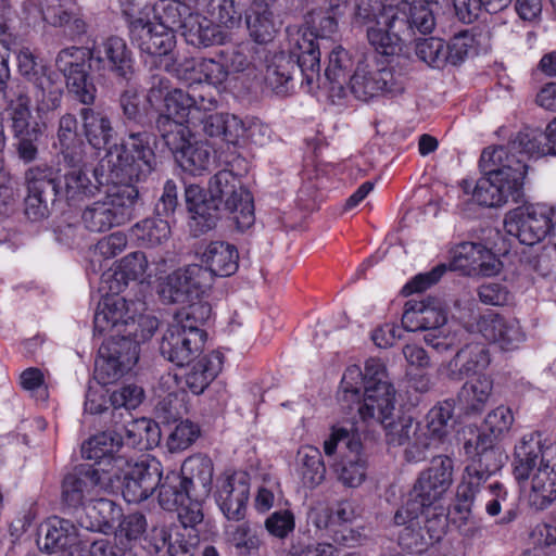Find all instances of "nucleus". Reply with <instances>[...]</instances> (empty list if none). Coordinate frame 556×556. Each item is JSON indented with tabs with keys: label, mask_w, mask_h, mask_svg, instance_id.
I'll return each mask as SVG.
<instances>
[{
	"label": "nucleus",
	"mask_w": 556,
	"mask_h": 556,
	"mask_svg": "<svg viewBox=\"0 0 556 556\" xmlns=\"http://www.w3.org/2000/svg\"><path fill=\"white\" fill-rule=\"evenodd\" d=\"M394 388L387 380V369L379 358L365 363V372L358 365L349 366L342 377L339 400L352 408L356 405L359 420H355L364 431L363 424L384 425L394 410ZM354 421V419H349Z\"/></svg>",
	"instance_id": "7"
},
{
	"label": "nucleus",
	"mask_w": 556,
	"mask_h": 556,
	"mask_svg": "<svg viewBox=\"0 0 556 556\" xmlns=\"http://www.w3.org/2000/svg\"><path fill=\"white\" fill-rule=\"evenodd\" d=\"M38 545L49 553L65 549L72 552L74 547H84L77 542L75 525L71 520L58 516L48 518L47 521L41 525Z\"/></svg>",
	"instance_id": "40"
},
{
	"label": "nucleus",
	"mask_w": 556,
	"mask_h": 556,
	"mask_svg": "<svg viewBox=\"0 0 556 556\" xmlns=\"http://www.w3.org/2000/svg\"><path fill=\"white\" fill-rule=\"evenodd\" d=\"M205 323L185 318L176 311V368L186 369L181 382L194 395L202 394L223 368L220 353L201 356L206 341L202 329Z\"/></svg>",
	"instance_id": "12"
},
{
	"label": "nucleus",
	"mask_w": 556,
	"mask_h": 556,
	"mask_svg": "<svg viewBox=\"0 0 556 556\" xmlns=\"http://www.w3.org/2000/svg\"><path fill=\"white\" fill-rule=\"evenodd\" d=\"M464 447L466 454L472 458V464L464 471L456 489V498L458 509L469 513L482 483L491 472L501 467L502 453L493 446L492 440L484 435H478L475 443L467 441Z\"/></svg>",
	"instance_id": "19"
},
{
	"label": "nucleus",
	"mask_w": 556,
	"mask_h": 556,
	"mask_svg": "<svg viewBox=\"0 0 556 556\" xmlns=\"http://www.w3.org/2000/svg\"><path fill=\"white\" fill-rule=\"evenodd\" d=\"M416 55L426 64L441 68L447 64L445 42L440 38H427L417 42Z\"/></svg>",
	"instance_id": "57"
},
{
	"label": "nucleus",
	"mask_w": 556,
	"mask_h": 556,
	"mask_svg": "<svg viewBox=\"0 0 556 556\" xmlns=\"http://www.w3.org/2000/svg\"><path fill=\"white\" fill-rule=\"evenodd\" d=\"M386 429V439L389 445L401 446L406 445L405 452L419 437V424L414 422L410 417H402L395 422L382 425Z\"/></svg>",
	"instance_id": "53"
},
{
	"label": "nucleus",
	"mask_w": 556,
	"mask_h": 556,
	"mask_svg": "<svg viewBox=\"0 0 556 556\" xmlns=\"http://www.w3.org/2000/svg\"><path fill=\"white\" fill-rule=\"evenodd\" d=\"M112 186L104 191V200L96 201L83 211L81 222L89 231H108L131 218L132 207L139 198L135 182H118Z\"/></svg>",
	"instance_id": "18"
},
{
	"label": "nucleus",
	"mask_w": 556,
	"mask_h": 556,
	"mask_svg": "<svg viewBox=\"0 0 556 556\" xmlns=\"http://www.w3.org/2000/svg\"><path fill=\"white\" fill-rule=\"evenodd\" d=\"M86 61L83 48L70 47L58 53L55 65L64 76L68 94L83 105H93L98 90Z\"/></svg>",
	"instance_id": "26"
},
{
	"label": "nucleus",
	"mask_w": 556,
	"mask_h": 556,
	"mask_svg": "<svg viewBox=\"0 0 556 556\" xmlns=\"http://www.w3.org/2000/svg\"><path fill=\"white\" fill-rule=\"evenodd\" d=\"M152 79V86L146 97L147 105L142 104L139 88L132 80L125 83V89L118 98V105L127 126L142 128L137 132L149 134L150 142L155 140V135L148 128L153 127L167 149V153L172 156L174 155L170 142L174 132V85L170 78L161 74L153 75ZM134 132L130 130L129 135ZM128 137L129 142L123 144L131 148V139L130 136Z\"/></svg>",
	"instance_id": "6"
},
{
	"label": "nucleus",
	"mask_w": 556,
	"mask_h": 556,
	"mask_svg": "<svg viewBox=\"0 0 556 556\" xmlns=\"http://www.w3.org/2000/svg\"><path fill=\"white\" fill-rule=\"evenodd\" d=\"M490 364V355L484 344L470 343L460 349L453 358L438 368L440 377L460 381L470 375H481Z\"/></svg>",
	"instance_id": "33"
},
{
	"label": "nucleus",
	"mask_w": 556,
	"mask_h": 556,
	"mask_svg": "<svg viewBox=\"0 0 556 556\" xmlns=\"http://www.w3.org/2000/svg\"><path fill=\"white\" fill-rule=\"evenodd\" d=\"M454 462L446 455L431 459L428 468L422 470L408 494V498L394 515V523L406 522L404 514L416 518L418 514L434 517L445 526L446 496L453 484Z\"/></svg>",
	"instance_id": "14"
},
{
	"label": "nucleus",
	"mask_w": 556,
	"mask_h": 556,
	"mask_svg": "<svg viewBox=\"0 0 556 556\" xmlns=\"http://www.w3.org/2000/svg\"><path fill=\"white\" fill-rule=\"evenodd\" d=\"M514 421L515 417L510 407L498 405L488 413L484 426L494 439H500L510 431Z\"/></svg>",
	"instance_id": "58"
},
{
	"label": "nucleus",
	"mask_w": 556,
	"mask_h": 556,
	"mask_svg": "<svg viewBox=\"0 0 556 556\" xmlns=\"http://www.w3.org/2000/svg\"><path fill=\"white\" fill-rule=\"evenodd\" d=\"M484 177L477 181L472 199L488 207L502 206L509 201L519 202L523 195V179L528 165L507 147H489L480 156Z\"/></svg>",
	"instance_id": "10"
},
{
	"label": "nucleus",
	"mask_w": 556,
	"mask_h": 556,
	"mask_svg": "<svg viewBox=\"0 0 556 556\" xmlns=\"http://www.w3.org/2000/svg\"><path fill=\"white\" fill-rule=\"evenodd\" d=\"M153 24L149 18L137 17L129 22L130 39L140 51L154 55L156 70L172 73L174 70V9L172 0H160L153 7Z\"/></svg>",
	"instance_id": "15"
},
{
	"label": "nucleus",
	"mask_w": 556,
	"mask_h": 556,
	"mask_svg": "<svg viewBox=\"0 0 556 556\" xmlns=\"http://www.w3.org/2000/svg\"><path fill=\"white\" fill-rule=\"evenodd\" d=\"M156 216L147 218L137 223L132 229V235L143 245L156 247L169 240L172 236L170 220L174 216V185L167 181L164 193L155 205Z\"/></svg>",
	"instance_id": "28"
},
{
	"label": "nucleus",
	"mask_w": 556,
	"mask_h": 556,
	"mask_svg": "<svg viewBox=\"0 0 556 556\" xmlns=\"http://www.w3.org/2000/svg\"><path fill=\"white\" fill-rule=\"evenodd\" d=\"M87 517L90 519L89 523L80 522L87 529L105 532L113 528L116 517L119 516V509L115 506L114 502L108 498L97 500L84 509Z\"/></svg>",
	"instance_id": "51"
},
{
	"label": "nucleus",
	"mask_w": 556,
	"mask_h": 556,
	"mask_svg": "<svg viewBox=\"0 0 556 556\" xmlns=\"http://www.w3.org/2000/svg\"><path fill=\"white\" fill-rule=\"evenodd\" d=\"M117 431L123 434V445L140 451L151 450L161 441L159 425L148 418L126 421Z\"/></svg>",
	"instance_id": "43"
},
{
	"label": "nucleus",
	"mask_w": 556,
	"mask_h": 556,
	"mask_svg": "<svg viewBox=\"0 0 556 556\" xmlns=\"http://www.w3.org/2000/svg\"><path fill=\"white\" fill-rule=\"evenodd\" d=\"M204 83L217 89L225 90L229 81V70L220 60L219 53L216 58L203 59Z\"/></svg>",
	"instance_id": "64"
},
{
	"label": "nucleus",
	"mask_w": 556,
	"mask_h": 556,
	"mask_svg": "<svg viewBox=\"0 0 556 556\" xmlns=\"http://www.w3.org/2000/svg\"><path fill=\"white\" fill-rule=\"evenodd\" d=\"M17 68L23 79L33 85L49 71L42 60H39L29 49H23L17 55Z\"/></svg>",
	"instance_id": "59"
},
{
	"label": "nucleus",
	"mask_w": 556,
	"mask_h": 556,
	"mask_svg": "<svg viewBox=\"0 0 556 556\" xmlns=\"http://www.w3.org/2000/svg\"><path fill=\"white\" fill-rule=\"evenodd\" d=\"M228 541L241 555H251L261 546V539L248 522L231 525L226 528Z\"/></svg>",
	"instance_id": "55"
},
{
	"label": "nucleus",
	"mask_w": 556,
	"mask_h": 556,
	"mask_svg": "<svg viewBox=\"0 0 556 556\" xmlns=\"http://www.w3.org/2000/svg\"><path fill=\"white\" fill-rule=\"evenodd\" d=\"M282 496L281 485L277 477L264 475L256 488L253 507L260 514L269 511L278 498Z\"/></svg>",
	"instance_id": "56"
},
{
	"label": "nucleus",
	"mask_w": 556,
	"mask_h": 556,
	"mask_svg": "<svg viewBox=\"0 0 556 556\" xmlns=\"http://www.w3.org/2000/svg\"><path fill=\"white\" fill-rule=\"evenodd\" d=\"M361 427L355 421L340 420L331 427L330 434L324 440L326 456H333L339 444H344L349 453L332 465L337 480L345 488L357 489L367 478L368 460L363 453Z\"/></svg>",
	"instance_id": "17"
},
{
	"label": "nucleus",
	"mask_w": 556,
	"mask_h": 556,
	"mask_svg": "<svg viewBox=\"0 0 556 556\" xmlns=\"http://www.w3.org/2000/svg\"><path fill=\"white\" fill-rule=\"evenodd\" d=\"M142 397V388L135 384H128L112 392L109 396V403L113 407V417H115L116 410L122 407L126 409L127 416L131 417L129 410L136 408L141 403Z\"/></svg>",
	"instance_id": "60"
},
{
	"label": "nucleus",
	"mask_w": 556,
	"mask_h": 556,
	"mask_svg": "<svg viewBox=\"0 0 556 556\" xmlns=\"http://www.w3.org/2000/svg\"><path fill=\"white\" fill-rule=\"evenodd\" d=\"M493 390V380L488 375H478L468 380L458 393V404L465 414H479L488 404Z\"/></svg>",
	"instance_id": "45"
},
{
	"label": "nucleus",
	"mask_w": 556,
	"mask_h": 556,
	"mask_svg": "<svg viewBox=\"0 0 556 556\" xmlns=\"http://www.w3.org/2000/svg\"><path fill=\"white\" fill-rule=\"evenodd\" d=\"M250 497V477L244 471L225 475L217 480L215 500L228 520L245 517Z\"/></svg>",
	"instance_id": "29"
},
{
	"label": "nucleus",
	"mask_w": 556,
	"mask_h": 556,
	"mask_svg": "<svg viewBox=\"0 0 556 556\" xmlns=\"http://www.w3.org/2000/svg\"><path fill=\"white\" fill-rule=\"evenodd\" d=\"M203 59L204 58L187 59L176 67V78L184 81L189 88L187 91L178 88H176V90L194 96L198 104H200L201 97H203L202 94H195V86H200L204 83Z\"/></svg>",
	"instance_id": "54"
},
{
	"label": "nucleus",
	"mask_w": 556,
	"mask_h": 556,
	"mask_svg": "<svg viewBox=\"0 0 556 556\" xmlns=\"http://www.w3.org/2000/svg\"><path fill=\"white\" fill-rule=\"evenodd\" d=\"M148 268V260L143 252L135 251L123 257L118 270L113 274L114 280L109 291L118 294L129 280H138L143 277Z\"/></svg>",
	"instance_id": "49"
},
{
	"label": "nucleus",
	"mask_w": 556,
	"mask_h": 556,
	"mask_svg": "<svg viewBox=\"0 0 556 556\" xmlns=\"http://www.w3.org/2000/svg\"><path fill=\"white\" fill-rule=\"evenodd\" d=\"M276 1L265 0L263 3L251 1L245 13L249 36L257 45L271 42L281 29L282 21L273 10Z\"/></svg>",
	"instance_id": "37"
},
{
	"label": "nucleus",
	"mask_w": 556,
	"mask_h": 556,
	"mask_svg": "<svg viewBox=\"0 0 556 556\" xmlns=\"http://www.w3.org/2000/svg\"><path fill=\"white\" fill-rule=\"evenodd\" d=\"M174 384V376L170 374L161 377L155 393L160 399L156 404V414L159 418H162L163 422L170 424L174 420L173 417V400L174 392L172 391Z\"/></svg>",
	"instance_id": "61"
},
{
	"label": "nucleus",
	"mask_w": 556,
	"mask_h": 556,
	"mask_svg": "<svg viewBox=\"0 0 556 556\" xmlns=\"http://www.w3.org/2000/svg\"><path fill=\"white\" fill-rule=\"evenodd\" d=\"M404 518L406 519L404 529L399 535V544L412 552V553H421L429 541H439L441 539L443 528L441 523L434 520V517L427 516L426 514H418L416 518L409 516L408 514H404ZM399 526L397 523H395Z\"/></svg>",
	"instance_id": "36"
},
{
	"label": "nucleus",
	"mask_w": 556,
	"mask_h": 556,
	"mask_svg": "<svg viewBox=\"0 0 556 556\" xmlns=\"http://www.w3.org/2000/svg\"><path fill=\"white\" fill-rule=\"evenodd\" d=\"M294 62L298 64L296 56L292 54V46L289 54L280 51L267 58L265 81L275 93L285 96L291 89Z\"/></svg>",
	"instance_id": "42"
},
{
	"label": "nucleus",
	"mask_w": 556,
	"mask_h": 556,
	"mask_svg": "<svg viewBox=\"0 0 556 556\" xmlns=\"http://www.w3.org/2000/svg\"><path fill=\"white\" fill-rule=\"evenodd\" d=\"M208 192L214 202L218 205L224 203L233 214L239 229H248L254 224L253 198L231 170L215 174L210 180Z\"/></svg>",
	"instance_id": "25"
},
{
	"label": "nucleus",
	"mask_w": 556,
	"mask_h": 556,
	"mask_svg": "<svg viewBox=\"0 0 556 556\" xmlns=\"http://www.w3.org/2000/svg\"><path fill=\"white\" fill-rule=\"evenodd\" d=\"M303 12L304 28L292 36V54L296 56L302 85L312 91L320 83V50L317 38H330L348 11L346 0H293Z\"/></svg>",
	"instance_id": "5"
},
{
	"label": "nucleus",
	"mask_w": 556,
	"mask_h": 556,
	"mask_svg": "<svg viewBox=\"0 0 556 556\" xmlns=\"http://www.w3.org/2000/svg\"><path fill=\"white\" fill-rule=\"evenodd\" d=\"M447 64L458 65L467 58L486 53L491 48L488 28H473L455 35L445 43Z\"/></svg>",
	"instance_id": "39"
},
{
	"label": "nucleus",
	"mask_w": 556,
	"mask_h": 556,
	"mask_svg": "<svg viewBox=\"0 0 556 556\" xmlns=\"http://www.w3.org/2000/svg\"><path fill=\"white\" fill-rule=\"evenodd\" d=\"M59 146V156L62 162V172L88 167L85 162V144L83 140L66 142Z\"/></svg>",
	"instance_id": "63"
},
{
	"label": "nucleus",
	"mask_w": 556,
	"mask_h": 556,
	"mask_svg": "<svg viewBox=\"0 0 556 556\" xmlns=\"http://www.w3.org/2000/svg\"><path fill=\"white\" fill-rule=\"evenodd\" d=\"M30 110L25 103H18L11 114L13 148L24 164H30L38 159L42 138L41 127L37 122H30Z\"/></svg>",
	"instance_id": "30"
},
{
	"label": "nucleus",
	"mask_w": 556,
	"mask_h": 556,
	"mask_svg": "<svg viewBox=\"0 0 556 556\" xmlns=\"http://www.w3.org/2000/svg\"><path fill=\"white\" fill-rule=\"evenodd\" d=\"M511 465L532 507L544 509L556 500V443L539 431L526 433L515 444Z\"/></svg>",
	"instance_id": "8"
},
{
	"label": "nucleus",
	"mask_w": 556,
	"mask_h": 556,
	"mask_svg": "<svg viewBox=\"0 0 556 556\" xmlns=\"http://www.w3.org/2000/svg\"><path fill=\"white\" fill-rule=\"evenodd\" d=\"M203 0H176V24L180 35L192 46L224 45L229 35L219 27L232 29L241 24V12L235 0H210L207 16L201 17L199 7Z\"/></svg>",
	"instance_id": "13"
},
{
	"label": "nucleus",
	"mask_w": 556,
	"mask_h": 556,
	"mask_svg": "<svg viewBox=\"0 0 556 556\" xmlns=\"http://www.w3.org/2000/svg\"><path fill=\"white\" fill-rule=\"evenodd\" d=\"M88 67L98 77L113 75L121 83H129L135 75V59L126 41L111 35L90 48L84 49Z\"/></svg>",
	"instance_id": "21"
},
{
	"label": "nucleus",
	"mask_w": 556,
	"mask_h": 556,
	"mask_svg": "<svg viewBox=\"0 0 556 556\" xmlns=\"http://www.w3.org/2000/svg\"><path fill=\"white\" fill-rule=\"evenodd\" d=\"M155 281L154 290L163 304L174 303V253L166 251L154 257Z\"/></svg>",
	"instance_id": "50"
},
{
	"label": "nucleus",
	"mask_w": 556,
	"mask_h": 556,
	"mask_svg": "<svg viewBox=\"0 0 556 556\" xmlns=\"http://www.w3.org/2000/svg\"><path fill=\"white\" fill-rule=\"evenodd\" d=\"M31 93L39 114L53 112L61 106L64 87L60 75L49 71L31 85Z\"/></svg>",
	"instance_id": "44"
},
{
	"label": "nucleus",
	"mask_w": 556,
	"mask_h": 556,
	"mask_svg": "<svg viewBox=\"0 0 556 556\" xmlns=\"http://www.w3.org/2000/svg\"><path fill=\"white\" fill-rule=\"evenodd\" d=\"M554 216L555 210L548 204H526L506 213L504 229L521 244L534 245L551 232Z\"/></svg>",
	"instance_id": "24"
},
{
	"label": "nucleus",
	"mask_w": 556,
	"mask_h": 556,
	"mask_svg": "<svg viewBox=\"0 0 556 556\" xmlns=\"http://www.w3.org/2000/svg\"><path fill=\"white\" fill-rule=\"evenodd\" d=\"M354 65L352 53L343 46L336 45L328 53L325 74L324 76L320 75L319 86L312 91H308L302 84L301 87L308 93L325 88L341 94L351 81Z\"/></svg>",
	"instance_id": "34"
},
{
	"label": "nucleus",
	"mask_w": 556,
	"mask_h": 556,
	"mask_svg": "<svg viewBox=\"0 0 556 556\" xmlns=\"http://www.w3.org/2000/svg\"><path fill=\"white\" fill-rule=\"evenodd\" d=\"M346 88L357 99L368 101L381 96L397 97L404 92L405 84L401 76H395L391 68L375 58L357 63Z\"/></svg>",
	"instance_id": "23"
},
{
	"label": "nucleus",
	"mask_w": 556,
	"mask_h": 556,
	"mask_svg": "<svg viewBox=\"0 0 556 556\" xmlns=\"http://www.w3.org/2000/svg\"><path fill=\"white\" fill-rule=\"evenodd\" d=\"M123 446V434L117 430H106L99 434L93 435L81 446L83 457L86 459H93L94 464L101 467V459L113 457Z\"/></svg>",
	"instance_id": "48"
},
{
	"label": "nucleus",
	"mask_w": 556,
	"mask_h": 556,
	"mask_svg": "<svg viewBox=\"0 0 556 556\" xmlns=\"http://www.w3.org/2000/svg\"><path fill=\"white\" fill-rule=\"evenodd\" d=\"M24 10L34 21L40 17L55 27L67 24L72 18L71 14L61 5L60 0H45L40 3L28 0L24 3Z\"/></svg>",
	"instance_id": "52"
},
{
	"label": "nucleus",
	"mask_w": 556,
	"mask_h": 556,
	"mask_svg": "<svg viewBox=\"0 0 556 556\" xmlns=\"http://www.w3.org/2000/svg\"><path fill=\"white\" fill-rule=\"evenodd\" d=\"M144 303L125 298H106L94 314V331L108 336L94 362V377L105 386L117 381L139 359V344L149 340L159 320L141 314Z\"/></svg>",
	"instance_id": "1"
},
{
	"label": "nucleus",
	"mask_w": 556,
	"mask_h": 556,
	"mask_svg": "<svg viewBox=\"0 0 556 556\" xmlns=\"http://www.w3.org/2000/svg\"><path fill=\"white\" fill-rule=\"evenodd\" d=\"M452 267L469 276H494L502 268L501 261L484 245L463 242L453 252Z\"/></svg>",
	"instance_id": "32"
},
{
	"label": "nucleus",
	"mask_w": 556,
	"mask_h": 556,
	"mask_svg": "<svg viewBox=\"0 0 556 556\" xmlns=\"http://www.w3.org/2000/svg\"><path fill=\"white\" fill-rule=\"evenodd\" d=\"M296 472L304 486L314 489L326 477V466L319 448L313 445L300 447L296 455Z\"/></svg>",
	"instance_id": "46"
},
{
	"label": "nucleus",
	"mask_w": 556,
	"mask_h": 556,
	"mask_svg": "<svg viewBox=\"0 0 556 556\" xmlns=\"http://www.w3.org/2000/svg\"><path fill=\"white\" fill-rule=\"evenodd\" d=\"M63 172L61 163L53 166L40 163L29 166L24 173L27 188L25 214L30 220H40L49 216L51 207L60 202Z\"/></svg>",
	"instance_id": "20"
},
{
	"label": "nucleus",
	"mask_w": 556,
	"mask_h": 556,
	"mask_svg": "<svg viewBox=\"0 0 556 556\" xmlns=\"http://www.w3.org/2000/svg\"><path fill=\"white\" fill-rule=\"evenodd\" d=\"M509 146L510 151H515L526 162L547 155L556 156V117L543 130L530 129L519 132Z\"/></svg>",
	"instance_id": "35"
},
{
	"label": "nucleus",
	"mask_w": 556,
	"mask_h": 556,
	"mask_svg": "<svg viewBox=\"0 0 556 556\" xmlns=\"http://www.w3.org/2000/svg\"><path fill=\"white\" fill-rule=\"evenodd\" d=\"M401 321L406 331H424L425 343L439 353L455 348L462 341L463 331L447 323L446 309L441 301L433 298L408 300Z\"/></svg>",
	"instance_id": "16"
},
{
	"label": "nucleus",
	"mask_w": 556,
	"mask_h": 556,
	"mask_svg": "<svg viewBox=\"0 0 556 556\" xmlns=\"http://www.w3.org/2000/svg\"><path fill=\"white\" fill-rule=\"evenodd\" d=\"M214 99L201 97L200 104L194 96L176 90V124L178 117H187L194 128L201 127L206 136L217 138L233 147H244L249 142L263 144L267 127L256 121L243 119L238 115L208 111L215 108Z\"/></svg>",
	"instance_id": "11"
},
{
	"label": "nucleus",
	"mask_w": 556,
	"mask_h": 556,
	"mask_svg": "<svg viewBox=\"0 0 556 556\" xmlns=\"http://www.w3.org/2000/svg\"><path fill=\"white\" fill-rule=\"evenodd\" d=\"M98 466L79 464L64 475L60 492V509L63 514L75 516L84 509L96 486L103 488L112 481L113 476Z\"/></svg>",
	"instance_id": "22"
},
{
	"label": "nucleus",
	"mask_w": 556,
	"mask_h": 556,
	"mask_svg": "<svg viewBox=\"0 0 556 556\" xmlns=\"http://www.w3.org/2000/svg\"><path fill=\"white\" fill-rule=\"evenodd\" d=\"M354 20L367 25L368 42L378 54L397 58L409 55L407 35H428L437 25L432 9L415 0H357Z\"/></svg>",
	"instance_id": "3"
},
{
	"label": "nucleus",
	"mask_w": 556,
	"mask_h": 556,
	"mask_svg": "<svg viewBox=\"0 0 556 556\" xmlns=\"http://www.w3.org/2000/svg\"><path fill=\"white\" fill-rule=\"evenodd\" d=\"M213 478V464L203 455L187 458L180 469V491L176 490V556H191L200 542L197 526L202 521L201 502L208 495Z\"/></svg>",
	"instance_id": "9"
},
{
	"label": "nucleus",
	"mask_w": 556,
	"mask_h": 556,
	"mask_svg": "<svg viewBox=\"0 0 556 556\" xmlns=\"http://www.w3.org/2000/svg\"><path fill=\"white\" fill-rule=\"evenodd\" d=\"M186 202L192 218L202 231L215 226L218 218V204L212 198L206 200L202 188L197 185L188 186L186 188Z\"/></svg>",
	"instance_id": "47"
},
{
	"label": "nucleus",
	"mask_w": 556,
	"mask_h": 556,
	"mask_svg": "<svg viewBox=\"0 0 556 556\" xmlns=\"http://www.w3.org/2000/svg\"><path fill=\"white\" fill-rule=\"evenodd\" d=\"M177 125L182 126L179 130L176 128V134L181 136L182 144L179 149L176 146V163L184 170L197 172L205 169L208 164L210 153L194 138L195 134L201 130V127L194 128L192 124L187 122L186 116L184 118L181 116L178 117Z\"/></svg>",
	"instance_id": "38"
},
{
	"label": "nucleus",
	"mask_w": 556,
	"mask_h": 556,
	"mask_svg": "<svg viewBox=\"0 0 556 556\" xmlns=\"http://www.w3.org/2000/svg\"><path fill=\"white\" fill-rule=\"evenodd\" d=\"M454 405L444 401L434 405L426 415L425 422L419 424V437L406 451L408 462L418 463L426 458L427 451L444 442L453 427Z\"/></svg>",
	"instance_id": "27"
},
{
	"label": "nucleus",
	"mask_w": 556,
	"mask_h": 556,
	"mask_svg": "<svg viewBox=\"0 0 556 556\" xmlns=\"http://www.w3.org/2000/svg\"><path fill=\"white\" fill-rule=\"evenodd\" d=\"M477 327L482 337L502 350L518 349L526 340L520 321L513 316H505L488 311L479 317Z\"/></svg>",
	"instance_id": "31"
},
{
	"label": "nucleus",
	"mask_w": 556,
	"mask_h": 556,
	"mask_svg": "<svg viewBox=\"0 0 556 556\" xmlns=\"http://www.w3.org/2000/svg\"><path fill=\"white\" fill-rule=\"evenodd\" d=\"M264 526L270 535L277 539H286L295 529V517L290 509H280L270 514Z\"/></svg>",
	"instance_id": "62"
},
{
	"label": "nucleus",
	"mask_w": 556,
	"mask_h": 556,
	"mask_svg": "<svg viewBox=\"0 0 556 556\" xmlns=\"http://www.w3.org/2000/svg\"><path fill=\"white\" fill-rule=\"evenodd\" d=\"M79 116L88 143L97 150L108 148L115 135L110 117L92 105H84L79 110Z\"/></svg>",
	"instance_id": "41"
},
{
	"label": "nucleus",
	"mask_w": 556,
	"mask_h": 556,
	"mask_svg": "<svg viewBox=\"0 0 556 556\" xmlns=\"http://www.w3.org/2000/svg\"><path fill=\"white\" fill-rule=\"evenodd\" d=\"M238 251L225 242L210 243L204 253V268L198 264L176 273V311L185 318L207 321L212 316L210 303L215 276L227 277L238 269Z\"/></svg>",
	"instance_id": "4"
},
{
	"label": "nucleus",
	"mask_w": 556,
	"mask_h": 556,
	"mask_svg": "<svg viewBox=\"0 0 556 556\" xmlns=\"http://www.w3.org/2000/svg\"><path fill=\"white\" fill-rule=\"evenodd\" d=\"M130 139L131 148L113 144L92 170L88 167L64 170L60 202L76 206L101 193L103 187L144 180L155 166V154L150 148L151 136L144 131L134 132Z\"/></svg>",
	"instance_id": "2"
}]
</instances>
